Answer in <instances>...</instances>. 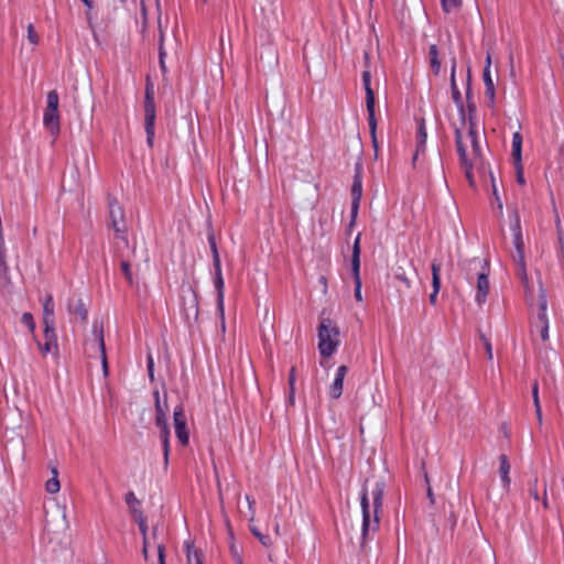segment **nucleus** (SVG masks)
Returning <instances> with one entry per match:
<instances>
[{
    "label": "nucleus",
    "instance_id": "nucleus-59",
    "mask_svg": "<svg viewBox=\"0 0 564 564\" xmlns=\"http://www.w3.org/2000/svg\"><path fill=\"white\" fill-rule=\"evenodd\" d=\"M426 495H427V498H429V500H430V503H431V505H434V503H435V497H434V494H433L432 487H431L430 485L427 486Z\"/></svg>",
    "mask_w": 564,
    "mask_h": 564
},
{
    "label": "nucleus",
    "instance_id": "nucleus-51",
    "mask_svg": "<svg viewBox=\"0 0 564 564\" xmlns=\"http://www.w3.org/2000/svg\"><path fill=\"white\" fill-rule=\"evenodd\" d=\"M482 77H484L485 87L495 86L494 82H492V78H491V75H490V70L484 69Z\"/></svg>",
    "mask_w": 564,
    "mask_h": 564
},
{
    "label": "nucleus",
    "instance_id": "nucleus-14",
    "mask_svg": "<svg viewBox=\"0 0 564 564\" xmlns=\"http://www.w3.org/2000/svg\"><path fill=\"white\" fill-rule=\"evenodd\" d=\"M43 124L53 137H57L61 130L58 109L45 108Z\"/></svg>",
    "mask_w": 564,
    "mask_h": 564
},
{
    "label": "nucleus",
    "instance_id": "nucleus-22",
    "mask_svg": "<svg viewBox=\"0 0 564 564\" xmlns=\"http://www.w3.org/2000/svg\"><path fill=\"white\" fill-rule=\"evenodd\" d=\"M370 77L371 76L369 70H365L362 73V82L366 90V106L368 112L375 111V93L370 86Z\"/></svg>",
    "mask_w": 564,
    "mask_h": 564
},
{
    "label": "nucleus",
    "instance_id": "nucleus-44",
    "mask_svg": "<svg viewBox=\"0 0 564 564\" xmlns=\"http://www.w3.org/2000/svg\"><path fill=\"white\" fill-rule=\"evenodd\" d=\"M120 267H121V271H122L127 282L130 285H132L133 284V276H132V273H131L130 263L128 261H122Z\"/></svg>",
    "mask_w": 564,
    "mask_h": 564
},
{
    "label": "nucleus",
    "instance_id": "nucleus-48",
    "mask_svg": "<svg viewBox=\"0 0 564 564\" xmlns=\"http://www.w3.org/2000/svg\"><path fill=\"white\" fill-rule=\"evenodd\" d=\"M28 39L32 44H37L39 42V35L35 32L33 24H29L28 26Z\"/></svg>",
    "mask_w": 564,
    "mask_h": 564
},
{
    "label": "nucleus",
    "instance_id": "nucleus-62",
    "mask_svg": "<svg viewBox=\"0 0 564 564\" xmlns=\"http://www.w3.org/2000/svg\"><path fill=\"white\" fill-rule=\"evenodd\" d=\"M543 507H544V508H549V500H547V489H546V486H544Z\"/></svg>",
    "mask_w": 564,
    "mask_h": 564
},
{
    "label": "nucleus",
    "instance_id": "nucleus-64",
    "mask_svg": "<svg viewBox=\"0 0 564 564\" xmlns=\"http://www.w3.org/2000/svg\"><path fill=\"white\" fill-rule=\"evenodd\" d=\"M490 66H491V56H490V54L488 53V54H487V57H486V65H485V68H484V69H488V70H490Z\"/></svg>",
    "mask_w": 564,
    "mask_h": 564
},
{
    "label": "nucleus",
    "instance_id": "nucleus-4",
    "mask_svg": "<svg viewBox=\"0 0 564 564\" xmlns=\"http://www.w3.org/2000/svg\"><path fill=\"white\" fill-rule=\"evenodd\" d=\"M154 123H155V105L154 91L149 85L145 89L144 98V128L147 132V142L150 147L153 144L154 139Z\"/></svg>",
    "mask_w": 564,
    "mask_h": 564
},
{
    "label": "nucleus",
    "instance_id": "nucleus-5",
    "mask_svg": "<svg viewBox=\"0 0 564 564\" xmlns=\"http://www.w3.org/2000/svg\"><path fill=\"white\" fill-rule=\"evenodd\" d=\"M466 96L467 99L469 100V88L467 89ZM467 109L468 117L466 118V124H468V132L467 135L464 137V140L469 141L470 147L473 148L474 156L478 158L480 155V147L478 141L477 124L474 118V113L476 111L475 104L468 101Z\"/></svg>",
    "mask_w": 564,
    "mask_h": 564
},
{
    "label": "nucleus",
    "instance_id": "nucleus-49",
    "mask_svg": "<svg viewBox=\"0 0 564 564\" xmlns=\"http://www.w3.org/2000/svg\"><path fill=\"white\" fill-rule=\"evenodd\" d=\"M485 94L489 100L488 106L492 107L495 102V86L486 87Z\"/></svg>",
    "mask_w": 564,
    "mask_h": 564
},
{
    "label": "nucleus",
    "instance_id": "nucleus-34",
    "mask_svg": "<svg viewBox=\"0 0 564 564\" xmlns=\"http://www.w3.org/2000/svg\"><path fill=\"white\" fill-rule=\"evenodd\" d=\"M176 436L182 445H187L189 441V430L187 425H175Z\"/></svg>",
    "mask_w": 564,
    "mask_h": 564
},
{
    "label": "nucleus",
    "instance_id": "nucleus-41",
    "mask_svg": "<svg viewBox=\"0 0 564 564\" xmlns=\"http://www.w3.org/2000/svg\"><path fill=\"white\" fill-rule=\"evenodd\" d=\"M532 397H533V401H534V405H535V410H536L538 420L542 421L541 409H540V403H539V387H538V382L533 383Z\"/></svg>",
    "mask_w": 564,
    "mask_h": 564
},
{
    "label": "nucleus",
    "instance_id": "nucleus-21",
    "mask_svg": "<svg viewBox=\"0 0 564 564\" xmlns=\"http://www.w3.org/2000/svg\"><path fill=\"white\" fill-rule=\"evenodd\" d=\"M94 333L96 335L97 340V347L101 355V365H102V371L104 376H108V361H107V355H106V347H105V340H104V333L102 328H98L96 325L94 326Z\"/></svg>",
    "mask_w": 564,
    "mask_h": 564
},
{
    "label": "nucleus",
    "instance_id": "nucleus-60",
    "mask_svg": "<svg viewBox=\"0 0 564 564\" xmlns=\"http://www.w3.org/2000/svg\"><path fill=\"white\" fill-rule=\"evenodd\" d=\"M294 381H295V369L292 368L291 372H290V377H289V383H290L291 388H293Z\"/></svg>",
    "mask_w": 564,
    "mask_h": 564
},
{
    "label": "nucleus",
    "instance_id": "nucleus-58",
    "mask_svg": "<svg viewBox=\"0 0 564 564\" xmlns=\"http://www.w3.org/2000/svg\"><path fill=\"white\" fill-rule=\"evenodd\" d=\"M213 265H214L215 273L221 272L219 256L213 257Z\"/></svg>",
    "mask_w": 564,
    "mask_h": 564
},
{
    "label": "nucleus",
    "instance_id": "nucleus-29",
    "mask_svg": "<svg viewBox=\"0 0 564 564\" xmlns=\"http://www.w3.org/2000/svg\"><path fill=\"white\" fill-rule=\"evenodd\" d=\"M164 31L161 24V20L159 19V59H160V68L162 73L165 75L167 72L166 65H165V56L166 51L164 47Z\"/></svg>",
    "mask_w": 564,
    "mask_h": 564
},
{
    "label": "nucleus",
    "instance_id": "nucleus-35",
    "mask_svg": "<svg viewBox=\"0 0 564 564\" xmlns=\"http://www.w3.org/2000/svg\"><path fill=\"white\" fill-rule=\"evenodd\" d=\"M441 2L446 13L457 11L462 7V0H441Z\"/></svg>",
    "mask_w": 564,
    "mask_h": 564
},
{
    "label": "nucleus",
    "instance_id": "nucleus-26",
    "mask_svg": "<svg viewBox=\"0 0 564 564\" xmlns=\"http://www.w3.org/2000/svg\"><path fill=\"white\" fill-rule=\"evenodd\" d=\"M512 231L516 250H524V241L521 231L520 217L517 210L513 212Z\"/></svg>",
    "mask_w": 564,
    "mask_h": 564
},
{
    "label": "nucleus",
    "instance_id": "nucleus-63",
    "mask_svg": "<svg viewBox=\"0 0 564 564\" xmlns=\"http://www.w3.org/2000/svg\"><path fill=\"white\" fill-rule=\"evenodd\" d=\"M530 495H531V497H532L534 500H539V499H540L539 494H538V490H536V488H535V487H534V488H532V489H530Z\"/></svg>",
    "mask_w": 564,
    "mask_h": 564
},
{
    "label": "nucleus",
    "instance_id": "nucleus-36",
    "mask_svg": "<svg viewBox=\"0 0 564 564\" xmlns=\"http://www.w3.org/2000/svg\"><path fill=\"white\" fill-rule=\"evenodd\" d=\"M250 531L263 546H270L272 544L270 536L261 533L257 527H250Z\"/></svg>",
    "mask_w": 564,
    "mask_h": 564
},
{
    "label": "nucleus",
    "instance_id": "nucleus-11",
    "mask_svg": "<svg viewBox=\"0 0 564 564\" xmlns=\"http://www.w3.org/2000/svg\"><path fill=\"white\" fill-rule=\"evenodd\" d=\"M456 59L452 58V69H451V91H452V98L455 102L456 107L458 108L460 118H462V127H459L462 130L466 126V113L464 109L463 98L462 94L457 87L456 84Z\"/></svg>",
    "mask_w": 564,
    "mask_h": 564
},
{
    "label": "nucleus",
    "instance_id": "nucleus-33",
    "mask_svg": "<svg viewBox=\"0 0 564 564\" xmlns=\"http://www.w3.org/2000/svg\"><path fill=\"white\" fill-rule=\"evenodd\" d=\"M152 538L158 542L156 543V547H158V554H159V562L160 564H164V543L162 540H160V531H159V527L155 525L153 527V530H152Z\"/></svg>",
    "mask_w": 564,
    "mask_h": 564
},
{
    "label": "nucleus",
    "instance_id": "nucleus-53",
    "mask_svg": "<svg viewBox=\"0 0 564 564\" xmlns=\"http://www.w3.org/2000/svg\"><path fill=\"white\" fill-rule=\"evenodd\" d=\"M246 500H247V505H248V508L250 510V518H249V521H253L254 520V510H253V505H254V500H252L250 498V496H246Z\"/></svg>",
    "mask_w": 564,
    "mask_h": 564
},
{
    "label": "nucleus",
    "instance_id": "nucleus-43",
    "mask_svg": "<svg viewBox=\"0 0 564 564\" xmlns=\"http://www.w3.org/2000/svg\"><path fill=\"white\" fill-rule=\"evenodd\" d=\"M186 549L188 564H195V555H197L199 560H203L202 553L198 550L193 549L188 543L186 544Z\"/></svg>",
    "mask_w": 564,
    "mask_h": 564
},
{
    "label": "nucleus",
    "instance_id": "nucleus-30",
    "mask_svg": "<svg viewBox=\"0 0 564 564\" xmlns=\"http://www.w3.org/2000/svg\"><path fill=\"white\" fill-rule=\"evenodd\" d=\"M368 123L371 134V142L375 148L376 155L378 154V140H377V119L375 116V111L368 112Z\"/></svg>",
    "mask_w": 564,
    "mask_h": 564
},
{
    "label": "nucleus",
    "instance_id": "nucleus-28",
    "mask_svg": "<svg viewBox=\"0 0 564 564\" xmlns=\"http://www.w3.org/2000/svg\"><path fill=\"white\" fill-rule=\"evenodd\" d=\"M499 460H500L499 474H500V478L502 481V486L506 489H508L510 486L509 473H510L511 466L508 460V457L505 454L500 455Z\"/></svg>",
    "mask_w": 564,
    "mask_h": 564
},
{
    "label": "nucleus",
    "instance_id": "nucleus-19",
    "mask_svg": "<svg viewBox=\"0 0 564 564\" xmlns=\"http://www.w3.org/2000/svg\"><path fill=\"white\" fill-rule=\"evenodd\" d=\"M347 371H348V368L347 366H340L338 369H337V372H336V377H335V380L330 387V397L333 399H338L341 393H343V382H344V379H345V376L347 375Z\"/></svg>",
    "mask_w": 564,
    "mask_h": 564
},
{
    "label": "nucleus",
    "instance_id": "nucleus-39",
    "mask_svg": "<svg viewBox=\"0 0 564 564\" xmlns=\"http://www.w3.org/2000/svg\"><path fill=\"white\" fill-rule=\"evenodd\" d=\"M45 489L50 494H56L61 489L59 480L56 477L50 478L45 484Z\"/></svg>",
    "mask_w": 564,
    "mask_h": 564
},
{
    "label": "nucleus",
    "instance_id": "nucleus-18",
    "mask_svg": "<svg viewBox=\"0 0 564 564\" xmlns=\"http://www.w3.org/2000/svg\"><path fill=\"white\" fill-rule=\"evenodd\" d=\"M67 311L69 314H74L79 316L83 322L87 321L88 311L85 306V303L80 297L72 296L67 301Z\"/></svg>",
    "mask_w": 564,
    "mask_h": 564
},
{
    "label": "nucleus",
    "instance_id": "nucleus-55",
    "mask_svg": "<svg viewBox=\"0 0 564 564\" xmlns=\"http://www.w3.org/2000/svg\"><path fill=\"white\" fill-rule=\"evenodd\" d=\"M271 7H272V8H271V18H272L273 20H278V15H279L278 7H276V6H274V3H273V2L271 3ZM264 20L269 22V21H270V17H269V15H264Z\"/></svg>",
    "mask_w": 564,
    "mask_h": 564
},
{
    "label": "nucleus",
    "instance_id": "nucleus-17",
    "mask_svg": "<svg viewBox=\"0 0 564 564\" xmlns=\"http://www.w3.org/2000/svg\"><path fill=\"white\" fill-rule=\"evenodd\" d=\"M361 193H362L361 181H360L359 176H356L354 180L352 187H351L352 202H351L350 226L354 225L356 217L358 215V208H359V203H360V198H361Z\"/></svg>",
    "mask_w": 564,
    "mask_h": 564
},
{
    "label": "nucleus",
    "instance_id": "nucleus-9",
    "mask_svg": "<svg viewBox=\"0 0 564 564\" xmlns=\"http://www.w3.org/2000/svg\"><path fill=\"white\" fill-rule=\"evenodd\" d=\"M360 270V234L357 235L351 254V271L355 280V297L357 301H362L361 296V279L359 275Z\"/></svg>",
    "mask_w": 564,
    "mask_h": 564
},
{
    "label": "nucleus",
    "instance_id": "nucleus-7",
    "mask_svg": "<svg viewBox=\"0 0 564 564\" xmlns=\"http://www.w3.org/2000/svg\"><path fill=\"white\" fill-rule=\"evenodd\" d=\"M124 501L128 505L131 517L138 523L140 533L142 534V536H145V533L148 532L147 517L140 509V500L135 497V495L132 491H129L124 496Z\"/></svg>",
    "mask_w": 564,
    "mask_h": 564
},
{
    "label": "nucleus",
    "instance_id": "nucleus-50",
    "mask_svg": "<svg viewBox=\"0 0 564 564\" xmlns=\"http://www.w3.org/2000/svg\"><path fill=\"white\" fill-rule=\"evenodd\" d=\"M208 242L210 245V250H212L213 257L219 256L218 249H217V245H216V241H215V237H214L213 234H210L208 236Z\"/></svg>",
    "mask_w": 564,
    "mask_h": 564
},
{
    "label": "nucleus",
    "instance_id": "nucleus-24",
    "mask_svg": "<svg viewBox=\"0 0 564 564\" xmlns=\"http://www.w3.org/2000/svg\"><path fill=\"white\" fill-rule=\"evenodd\" d=\"M426 138H427V133H426V129H425L424 119H420L419 127H417V135H416L417 144H416L415 153H414L413 159H412L413 164L417 160L419 154L421 152H424L425 143H426Z\"/></svg>",
    "mask_w": 564,
    "mask_h": 564
},
{
    "label": "nucleus",
    "instance_id": "nucleus-2",
    "mask_svg": "<svg viewBox=\"0 0 564 564\" xmlns=\"http://www.w3.org/2000/svg\"><path fill=\"white\" fill-rule=\"evenodd\" d=\"M318 350L323 357H330L339 345V328L329 317H321L318 325Z\"/></svg>",
    "mask_w": 564,
    "mask_h": 564
},
{
    "label": "nucleus",
    "instance_id": "nucleus-57",
    "mask_svg": "<svg viewBox=\"0 0 564 564\" xmlns=\"http://www.w3.org/2000/svg\"><path fill=\"white\" fill-rule=\"evenodd\" d=\"M470 265H481L482 268H488L489 263L487 260H480L478 258H475L473 259L470 262H469Z\"/></svg>",
    "mask_w": 564,
    "mask_h": 564
},
{
    "label": "nucleus",
    "instance_id": "nucleus-38",
    "mask_svg": "<svg viewBox=\"0 0 564 564\" xmlns=\"http://www.w3.org/2000/svg\"><path fill=\"white\" fill-rule=\"evenodd\" d=\"M490 180H491V186H492V195H494L495 200L497 203V207H498V209L500 212H502V208H503L502 200H501V198L499 196L496 177H495V175L492 173H490Z\"/></svg>",
    "mask_w": 564,
    "mask_h": 564
},
{
    "label": "nucleus",
    "instance_id": "nucleus-31",
    "mask_svg": "<svg viewBox=\"0 0 564 564\" xmlns=\"http://www.w3.org/2000/svg\"><path fill=\"white\" fill-rule=\"evenodd\" d=\"M429 56H430L431 67L434 72V74L437 75L441 69V62L438 59V51H437V46L435 44L430 46Z\"/></svg>",
    "mask_w": 564,
    "mask_h": 564
},
{
    "label": "nucleus",
    "instance_id": "nucleus-12",
    "mask_svg": "<svg viewBox=\"0 0 564 564\" xmlns=\"http://www.w3.org/2000/svg\"><path fill=\"white\" fill-rule=\"evenodd\" d=\"M155 399V423H166L170 413L169 395L165 390L154 392Z\"/></svg>",
    "mask_w": 564,
    "mask_h": 564
},
{
    "label": "nucleus",
    "instance_id": "nucleus-10",
    "mask_svg": "<svg viewBox=\"0 0 564 564\" xmlns=\"http://www.w3.org/2000/svg\"><path fill=\"white\" fill-rule=\"evenodd\" d=\"M183 311L187 321L198 317V300L192 286L183 290Z\"/></svg>",
    "mask_w": 564,
    "mask_h": 564
},
{
    "label": "nucleus",
    "instance_id": "nucleus-20",
    "mask_svg": "<svg viewBox=\"0 0 564 564\" xmlns=\"http://www.w3.org/2000/svg\"><path fill=\"white\" fill-rule=\"evenodd\" d=\"M215 288H216V291H217V308H218V312L220 314V318H221V322H223V328L225 329V322H224V315H225V312H224V279H223V273L221 272H218V273H215Z\"/></svg>",
    "mask_w": 564,
    "mask_h": 564
},
{
    "label": "nucleus",
    "instance_id": "nucleus-37",
    "mask_svg": "<svg viewBox=\"0 0 564 564\" xmlns=\"http://www.w3.org/2000/svg\"><path fill=\"white\" fill-rule=\"evenodd\" d=\"M564 487V478H554L551 486V494L554 499H557L561 495V491Z\"/></svg>",
    "mask_w": 564,
    "mask_h": 564
},
{
    "label": "nucleus",
    "instance_id": "nucleus-32",
    "mask_svg": "<svg viewBox=\"0 0 564 564\" xmlns=\"http://www.w3.org/2000/svg\"><path fill=\"white\" fill-rule=\"evenodd\" d=\"M169 436H170V431L167 429V425H163L161 432H160V437L162 440V444H163V454H164V465L165 467L167 466L169 464Z\"/></svg>",
    "mask_w": 564,
    "mask_h": 564
},
{
    "label": "nucleus",
    "instance_id": "nucleus-15",
    "mask_svg": "<svg viewBox=\"0 0 564 564\" xmlns=\"http://www.w3.org/2000/svg\"><path fill=\"white\" fill-rule=\"evenodd\" d=\"M109 214L111 219L112 228L116 230V232H124L126 228L123 226H120L121 223H123V210L122 208L117 204L115 198L109 199Z\"/></svg>",
    "mask_w": 564,
    "mask_h": 564
},
{
    "label": "nucleus",
    "instance_id": "nucleus-16",
    "mask_svg": "<svg viewBox=\"0 0 564 564\" xmlns=\"http://www.w3.org/2000/svg\"><path fill=\"white\" fill-rule=\"evenodd\" d=\"M488 293H489L488 271H482L478 274V279H477V292H476L475 301L477 302L478 305H482L486 302Z\"/></svg>",
    "mask_w": 564,
    "mask_h": 564
},
{
    "label": "nucleus",
    "instance_id": "nucleus-45",
    "mask_svg": "<svg viewBox=\"0 0 564 564\" xmlns=\"http://www.w3.org/2000/svg\"><path fill=\"white\" fill-rule=\"evenodd\" d=\"M174 423H186L185 413L182 406L176 405L173 412Z\"/></svg>",
    "mask_w": 564,
    "mask_h": 564
},
{
    "label": "nucleus",
    "instance_id": "nucleus-13",
    "mask_svg": "<svg viewBox=\"0 0 564 564\" xmlns=\"http://www.w3.org/2000/svg\"><path fill=\"white\" fill-rule=\"evenodd\" d=\"M39 348L44 355L50 352H53L55 356L58 355L57 336L54 325L44 326V343L39 344Z\"/></svg>",
    "mask_w": 564,
    "mask_h": 564
},
{
    "label": "nucleus",
    "instance_id": "nucleus-42",
    "mask_svg": "<svg viewBox=\"0 0 564 564\" xmlns=\"http://www.w3.org/2000/svg\"><path fill=\"white\" fill-rule=\"evenodd\" d=\"M395 278L401 281L406 288H410L411 286V280L410 278L406 275V272L404 271V269L400 265L398 267L397 271H395Z\"/></svg>",
    "mask_w": 564,
    "mask_h": 564
},
{
    "label": "nucleus",
    "instance_id": "nucleus-3",
    "mask_svg": "<svg viewBox=\"0 0 564 564\" xmlns=\"http://www.w3.org/2000/svg\"><path fill=\"white\" fill-rule=\"evenodd\" d=\"M455 143L457 153L459 155L460 165L465 171L466 178L468 180L470 186H475L473 167L475 163L480 159L481 154L478 158H475L473 151L470 153L467 152L464 134L460 128H455Z\"/></svg>",
    "mask_w": 564,
    "mask_h": 564
},
{
    "label": "nucleus",
    "instance_id": "nucleus-40",
    "mask_svg": "<svg viewBox=\"0 0 564 564\" xmlns=\"http://www.w3.org/2000/svg\"><path fill=\"white\" fill-rule=\"evenodd\" d=\"M58 102H59V99H58L57 91L56 90L48 91L46 108L58 109Z\"/></svg>",
    "mask_w": 564,
    "mask_h": 564
},
{
    "label": "nucleus",
    "instance_id": "nucleus-52",
    "mask_svg": "<svg viewBox=\"0 0 564 564\" xmlns=\"http://www.w3.org/2000/svg\"><path fill=\"white\" fill-rule=\"evenodd\" d=\"M148 372L151 380L154 378V361L151 355L148 356Z\"/></svg>",
    "mask_w": 564,
    "mask_h": 564
},
{
    "label": "nucleus",
    "instance_id": "nucleus-1",
    "mask_svg": "<svg viewBox=\"0 0 564 564\" xmlns=\"http://www.w3.org/2000/svg\"><path fill=\"white\" fill-rule=\"evenodd\" d=\"M368 486L369 480H366L361 495L360 505L362 511V527H361V541L360 551L366 547L367 540L369 539L370 532H376L379 529L380 518L379 512L382 508L383 494L386 489V480L383 477L377 479L373 482L371 489V496L373 499V517L370 516L369 498H368Z\"/></svg>",
    "mask_w": 564,
    "mask_h": 564
},
{
    "label": "nucleus",
    "instance_id": "nucleus-27",
    "mask_svg": "<svg viewBox=\"0 0 564 564\" xmlns=\"http://www.w3.org/2000/svg\"><path fill=\"white\" fill-rule=\"evenodd\" d=\"M43 324L44 326L54 325V303L53 296L48 294L43 304Z\"/></svg>",
    "mask_w": 564,
    "mask_h": 564
},
{
    "label": "nucleus",
    "instance_id": "nucleus-56",
    "mask_svg": "<svg viewBox=\"0 0 564 564\" xmlns=\"http://www.w3.org/2000/svg\"><path fill=\"white\" fill-rule=\"evenodd\" d=\"M0 278L7 280L8 279V265L7 261L0 262Z\"/></svg>",
    "mask_w": 564,
    "mask_h": 564
},
{
    "label": "nucleus",
    "instance_id": "nucleus-61",
    "mask_svg": "<svg viewBox=\"0 0 564 564\" xmlns=\"http://www.w3.org/2000/svg\"><path fill=\"white\" fill-rule=\"evenodd\" d=\"M144 556L147 557L148 555V536H143V550H142Z\"/></svg>",
    "mask_w": 564,
    "mask_h": 564
},
{
    "label": "nucleus",
    "instance_id": "nucleus-23",
    "mask_svg": "<svg viewBox=\"0 0 564 564\" xmlns=\"http://www.w3.org/2000/svg\"><path fill=\"white\" fill-rule=\"evenodd\" d=\"M440 271H441V265L435 263V262L432 263V286H433V292L430 294V303L432 305L436 304L437 294H438L440 289H441Z\"/></svg>",
    "mask_w": 564,
    "mask_h": 564
},
{
    "label": "nucleus",
    "instance_id": "nucleus-8",
    "mask_svg": "<svg viewBox=\"0 0 564 564\" xmlns=\"http://www.w3.org/2000/svg\"><path fill=\"white\" fill-rule=\"evenodd\" d=\"M512 159L516 170V178L518 184L524 185L525 180L523 175V165H522V135L520 132H514L512 135Z\"/></svg>",
    "mask_w": 564,
    "mask_h": 564
},
{
    "label": "nucleus",
    "instance_id": "nucleus-6",
    "mask_svg": "<svg viewBox=\"0 0 564 564\" xmlns=\"http://www.w3.org/2000/svg\"><path fill=\"white\" fill-rule=\"evenodd\" d=\"M538 315L534 326L540 329V336L543 341L549 339V318L546 315L547 310V299L544 289L540 288L539 299H538Z\"/></svg>",
    "mask_w": 564,
    "mask_h": 564
},
{
    "label": "nucleus",
    "instance_id": "nucleus-54",
    "mask_svg": "<svg viewBox=\"0 0 564 564\" xmlns=\"http://www.w3.org/2000/svg\"><path fill=\"white\" fill-rule=\"evenodd\" d=\"M3 260H6V247L2 230H0V262H3Z\"/></svg>",
    "mask_w": 564,
    "mask_h": 564
},
{
    "label": "nucleus",
    "instance_id": "nucleus-25",
    "mask_svg": "<svg viewBox=\"0 0 564 564\" xmlns=\"http://www.w3.org/2000/svg\"><path fill=\"white\" fill-rule=\"evenodd\" d=\"M512 259L518 265V275L521 279V281L524 283L527 291L528 288V274L525 269V261H524V250H516V253L512 254Z\"/></svg>",
    "mask_w": 564,
    "mask_h": 564
},
{
    "label": "nucleus",
    "instance_id": "nucleus-46",
    "mask_svg": "<svg viewBox=\"0 0 564 564\" xmlns=\"http://www.w3.org/2000/svg\"><path fill=\"white\" fill-rule=\"evenodd\" d=\"M480 339L484 343V346H485V349H486V354H487V358L489 360H491L494 355H492V346H491L490 340L484 334H480Z\"/></svg>",
    "mask_w": 564,
    "mask_h": 564
},
{
    "label": "nucleus",
    "instance_id": "nucleus-47",
    "mask_svg": "<svg viewBox=\"0 0 564 564\" xmlns=\"http://www.w3.org/2000/svg\"><path fill=\"white\" fill-rule=\"evenodd\" d=\"M21 322L29 327L30 330H33L35 325L33 321V316L30 313H24L21 317Z\"/></svg>",
    "mask_w": 564,
    "mask_h": 564
}]
</instances>
